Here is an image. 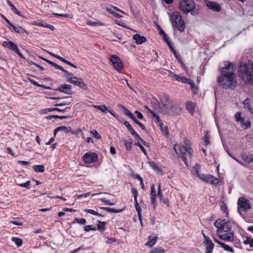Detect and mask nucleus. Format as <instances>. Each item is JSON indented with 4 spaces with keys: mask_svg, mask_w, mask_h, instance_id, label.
Returning a JSON list of instances; mask_svg holds the SVG:
<instances>
[{
    "mask_svg": "<svg viewBox=\"0 0 253 253\" xmlns=\"http://www.w3.org/2000/svg\"><path fill=\"white\" fill-rule=\"evenodd\" d=\"M18 163L22 165H27L29 164V162L24 161H18Z\"/></svg>",
    "mask_w": 253,
    "mask_h": 253,
    "instance_id": "774afa93",
    "label": "nucleus"
},
{
    "mask_svg": "<svg viewBox=\"0 0 253 253\" xmlns=\"http://www.w3.org/2000/svg\"><path fill=\"white\" fill-rule=\"evenodd\" d=\"M200 165L196 164L192 168V173L196 176L200 177L201 176V174H200Z\"/></svg>",
    "mask_w": 253,
    "mask_h": 253,
    "instance_id": "412c9836",
    "label": "nucleus"
},
{
    "mask_svg": "<svg viewBox=\"0 0 253 253\" xmlns=\"http://www.w3.org/2000/svg\"><path fill=\"white\" fill-rule=\"evenodd\" d=\"M119 106L120 107H121L123 109L125 115L127 116L129 118H130L133 115V114L128 109H127L122 104H120Z\"/></svg>",
    "mask_w": 253,
    "mask_h": 253,
    "instance_id": "c85d7f7f",
    "label": "nucleus"
},
{
    "mask_svg": "<svg viewBox=\"0 0 253 253\" xmlns=\"http://www.w3.org/2000/svg\"><path fill=\"white\" fill-rule=\"evenodd\" d=\"M220 247L224 249V250L225 251H228L231 253L234 252V250L232 247L223 243L221 244V246Z\"/></svg>",
    "mask_w": 253,
    "mask_h": 253,
    "instance_id": "72a5a7b5",
    "label": "nucleus"
},
{
    "mask_svg": "<svg viewBox=\"0 0 253 253\" xmlns=\"http://www.w3.org/2000/svg\"><path fill=\"white\" fill-rule=\"evenodd\" d=\"M90 133L93 135V137H94L95 138L97 139H100L101 138V136L99 134L97 131L96 130H92L90 131Z\"/></svg>",
    "mask_w": 253,
    "mask_h": 253,
    "instance_id": "ea45409f",
    "label": "nucleus"
},
{
    "mask_svg": "<svg viewBox=\"0 0 253 253\" xmlns=\"http://www.w3.org/2000/svg\"><path fill=\"white\" fill-rule=\"evenodd\" d=\"M131 142H126V141H125V146H126V148L127 150H128V151L130 150V149L131 148Z\"/></svg>",
    "mask_w": 253,
    "mask_h": 253,
    "instance_id": "bf43d9fd",
    "label": "nucleus"
},
{
    "mask_svg": "<svg viewBox=\"0 0 253 253\" xmlns=\"http://www.w3.org/2000/svg\"><path fill=\"white\" fill-rule=\"evenodd\" d=\"M56 90L63 92L66 94L72 95L73 92L72 91V86L69 84H61Z\"/></svg>",
    "mask_w": 253,
    "mask_h": 253,
    "instance_id": "dca6fc26",
    "label": "nucleus"
},
{
    "mask_svg": "<svg viewBox=\"0 0 253 253\" xmlns=\"http://www.w3.org/2000/svg\"><path fill=\"white\" fill-rule=\"evenodd\" d=\"M93 107L95 108H97L98 110H100L101 112L106 113L108 111L107 107L105 105H94Z\"/></svg>",
    "mask_w": 253,
    "mask_h": 253,
    "instance_id": "7c9ffc66",
    "label": "nucleus"
},
{
    "mask_svg": "<svg viewBox=\"0 0 253 253\" xmlns=\"http://www.w3.org/2000/svg\"><path fill=\"white\" fill-rule=\"evenodd\" d=\"M169 15L173 27L177 29L180 32L184 31L185 24L180 13L177 11H174L171 13H169Z\"/></svg>",
    "mask_w": 253,
    "mask_h": 253,
    "instance_id": "39448f33",
    "label": "nucleus"
},
{
    "mask_svg": "<svg viewBox=\"0 0 253 253\" xmlns=\"http://www.w3.org/2000/svg\"><path fill=\"white\" fill-rule=\"evenodd\" d=\"M98 156L95 153H86L84 156V160L86 163H93L97 161Z\"/></svg>",
    "mask_w": 253,
    "mask_h": 253,
    "instance_id": "ddd939ff",
    "label": "nucleus"
},
{
    "mask_svg": "<svg viewBox=\"0 0 253 253\" xmlns=\"http://www.w3.org/2000/svg\"><path fill=\"white\" fill-rule=\"evenodd\" d=\"M100 200L106 204L107 205H113L114 203H110L109 200H107L106 198H101Z\"/></svg>",
    "mask_w": 253,
    "mask_h": 253,
    "instance_id": "4d7b16f0",
    "label": "nucleus"
},
{
    "mask_svg": "<svg viewBox=\"0 0 253 253\" xmlns=\"http://www.w3.org/2000/svg\"><path fill=\"white\" fill-rule=\"evenodd\" d=\"M214 225L218 229L216 233L227 232L232 228L230 222L226 219L217 220L214 222Z\"/></svg>",
    "mask_w": 253,
    "mask_h": 253,
    "instance_id": "423d86ee",
    "label": "nucleus"
},
{
    "mask_svg": "<svg viewBox=\"0 0 253 253\" xmlns=\"http://www.w3.org/2000/svg\"><path fill=\"white\" fill-rule=\"evenodd\" d=\"M84 211L85 212L94 215L102 216V215L101 214H100V213L97 212L96 211H95L93 210H92L85 209V210H84Z\"/></svg>",
    "mask_w": 253,
    "mask_h": 253,
    "instance_id": "e433bc0d",
    "label": "nucleus"
},
{
    "mask_svg": "<svg viewBox=\"0 0 253 253\" xmlns=\"http://www.w3.org/2000/svg\"><path fill=\"white\" fill-rule=\"evenodd\" d=\"M46 23H43L42 21H33L32 22V24L33 25H37L40 27H44V24H45Z\"/></svg>",
    "mask_w": 253,
    "mask_h": 253,
    "instance_id": "c03bdc74",
    "label": "nucleus"
},
{
    "mask_svg": "<svg viewBox=\"0 0 253 253\" xmlns=\"http://www.w3.org/2000/svg\"><path fill=\"white\" fill-rule=\"evenodd\" d=\"M135 113L137 115V117L139 119H142L143 118V116L141 112L136 111H135Z\"/></svg>",
    "mask_w": 253,
    "mask_h": 253,
    "instance_id": "69168bd1",
    "label": "nucleus"
},
{
    "mask_svg": "<svg viewBox=\"0 0 253 253\" xmlns=\"http://www.w3.org/2000/svg\"><path fill=\"white\" fill-rule=\"evenodd\" d=\"M132 135H133L136 139H139L140 140V139H142L139 134H138L135 131H134V133H132L131 134Z\"/></svg>",
    "mask_w": 253,
    "mask_h": 253,
    "instance_id": "338daca9",
    "label": "nucleus"
},
{
    "mask_svg": "<svg viewBox=\"0 0 253 253\" xmlns=\"http://www.w3.org/2000/svg\"><path fill=\"white\" fill-rule=\"evenodd\" d=\"M87 24L88 25H91V26H96V25H99V23L89 21L87 22Z\"/></svg>",
    "mask_w": 253,
    "mask_h": 253,
    "instance_id": "0e129e2a",
    "label": "nucleus"
},
{
    "mask_svg": "<svg viewBox=\"0 0 253 253\" xmlns=\"http://www.w3.org/2000/svg\"><path fill=\"white\" fill-rule=\"evenodd\" d=\"M134 205H135V209L138 213V215L139 219L141 220V209L140 206L139 205V204H138L137 201H136V202H134Z\"/></svg>",
    "mask_w": 253,
    "mask_h": 253,
    "instance_id": "473e14b6",
    "label": "nucleus"
},
{
    "mask_svg": "<svg viewBox=\"0 0 253 253\" xmlns=\"http://www.w3.org/2000/svg\"><path fill=\"white\" fill-rule=\"evenodd\" d=\"M238 211L240 213L241 211L245 212L251 208L250 201L242 197L238 199Z\"/></svg>",
    "mask_w": 253,
    "mask_h": 253,
    "instance_id": "6e6552de",
    "label": "nucleus"
},
{
    "mask_svg": "<svg viewBox=\"0 0 253 253\" xmlns=\"http://www.w3.org/2000/svg\"><path fill=\"white\" fill-rule=\"evenodd\" d=\"M184 143L185 145L180 144L174 145L173 149L176 153L181 158L185 165L188 166L187 159L191 158L193 151L190 147L189 140L185 138Z\"/></svg>",
    "mask_w": 253,
    "mask_h": 253,
    "instance_id": "f03ea898",
    "label": "nucleus"
},
{
    "mask_svg": "<svg viewBox=\"0 0 253 253\" xmlns=\"http://www.w3.org/2000/svg\"><path fill=\"white\" fill-rule=\"evenodd\" d=\"M158 196L159 197L160 200L161 202L163 203L165 205L168 204V199L167 198H164L162 192H157Z\"/></svg>",
    "mask_w": 253,
    "mask_h": 253,
    "instance_id": "c756f323",
    "label": "nucleus"
},
{
    "mask_svg": "<svg viewBox=\"0 0 253 253\" xmlns=\"http://www.w3.org/2000/svg\"><path fill=\"white\" fill-rule=\"evenodd\" d=\"M206 5L209 9L215 12H219L221 11V7L220 5L214 1H207Z\"/></svg>",
    "mask_w": 253,
    "mask_h": 253,
    "instance_id": "f3484780",
    "label": "nucleus"
},
{
    "mask_svg": "<svg viewBox=\"0 0 253 253\" xmlns=\"http://www.w3.org/2000/svg\"><path fill=\"white\" fill-rule=\"evenodd\" d=\"M133 39L135 41L137 44H140L145 42L146 41V39L143 37L141 36L140 35L136 34L133 36Z\"/></svg>",
    "mask_w": 253,
    "mask_h": 253,
    "instance_id": "aec40b11",
    "label": "nucleus"
},
{
    "mask_svg": "<svg viewBox=\"0 0 253 253\" xmlns=\"http://www.w3.org/2000/svg\"><path fill=\"white\" fill-rule=\"evenodd\" d=\"M202 234L204 238V243L206 245V253H212V250L214 248L213 243L208 237L206 236L204 234L203 232L202 233Z\"/></svg>",
    "mask_w": 253,
    "mask_h": 253,
    "instance_id": "2eb2a0df",
    "label": "nucleus"
},
{
    "mask_svg": "<svg viewBox=\"0 0 253 253\" xmlns=\"http://www.w3.org/2000/svg\"><path fill=\"white\" fill-rule=\"evenodd\" d=\"M29 80L31 84H34L35 85H36L37 86H39V87L43 86V85H42V84H38L37 82H36L35 81H34L32 79H29Z\"/></svg>",
    "mask_w": 253,
    "mask_h": 253,
    "instance_id": "6e6d98bb",
    "label": "nucleus"
},
{
    "mask_svg": "<svg viewBox=\"0 0 253 253\" xmlns=\"http://www.w3.org/2000/svg\"><path fill=\"white\" fill-rule=\"evenodd\" d=\"M200 178L203 181L210 183L213 185H216L219 183L218 179L215 178L211 174H202Z\"/></svg>",
    "mask_w": 253,
    "mask_h": 253,
    "instance_id": "f8f14e48",
    "label": "nucleus"
},
{
    "mask_svg": "<svg viewBox=\"0 0 253 253\" xmlns=\"http://www.w3.org/2000/svg\"><path fill=\"white\" fill-rule=\"evenodd\" d=\"M11 10L15 13L16 14L21 16V14L20 13V12L16 8V7L15 6L13 8L11 9Z\"/></svg>",
    "mask_w": 253,
    "mask_h": 253,
    "instance_id": "e2e57ef3",
    "label": "nucleus"
},
{
    "mask_svg": "<svg viewBox=\"0 0 253 253\" xmlns=\"http://www.w3.org/2000/svg\"><path fill=\"white\" fill-rule=\"evenodd\" d=\"M10 223L12 224L18 226H21L22 225V223L21 222H19L16 220L11 221H10Z\"/></svg>",
    "mask_w": 253,
    "mask_h": 253,
    "instance_id": "680f3d73",
    "label": "nucleus"
},
{
    "mask_svg": "<svg viewBox=\"0 0 253 253\" xmlns=\"http://www.w3.org/2000/svg\"><path fill=\"white\" fill-rule=\"evenodd\" d=\"M2 45L3 47L16 52L21 58H24V56L19 50L18 46L13 42L11 41L3 42L2 43Z\"/></svg>",
    "mask_w": 253,
    "mask_h": 253,
    "instance_id": "1a4fd4ad",
    "label": "nucleus"
},
{
    "mask_svg": "<svg viewBox=\"0 0 253 253\" xmlns=\"http://www.w3.org/2000/svg\"><path fill=\"white\" fill-rule=\"evenodd\" d=\"M135 145L139 147L142 151L144 153V154H146V152L145 148L139 142H136Z\"/></svg>",
    "mask_w": 253,
    "mask_h": 253,
    "instance_id": "3c124183",
    "label": "nucleus"
},
{
    "mask_svg": "<svg viewBox=\"0 0 253 253\" xmlns=\"http://www.w3.org/2000/svg\"><path fill=\"white\" fill-rule=\"evenodd\" d=\"M156 196H150V203L153 205L154 209H155L156 207Z\"/></svg>",
    "mask_w": 253,
    "mask_h": 253,
    "instance_id": "a18cd8bd",
    "label": "nucleus"
},
{
    "mask_svg": "<svg viewBox=\"0 0 253 253\" xmlns=\"http://www.w3.org/2000/svg\"><path fill=\"white\" fill-rule=\"evenodd\" d=\"M242 158L244 161L248 163L253 161V158L252 157L248 156L247 155H243Z\"/></svg>",
    "mask_w": 253,
    "mask_h": 253,
    "instance_id": "58836bf2",
    "label": "nucleus"
},
{
    "mask_svg": "<svg viewBox=\"0 0 253 253\" xmlns=\"http://www.w3.org/2000/svg\"><path fill=\"white\" fill-rule=\"evenodd\" d=\"M131 191H132V194L134 197V202H136V201H137V197L138 196L137 191L136 189H135L134 188H132Z\"/></svg>",
    "mask_w": 253,
    "mask_h": 253,
    "instance_id": "8fccbe9b",
    "label": "nucleus"
},
{
    "mask_svg": "<svg viewBox=\"0 0 253 253\" xmlns=\"http://www.w3.org/2000/svg\"><path fill=\"white\" fill-rule=\"evenodd\" d=\"M30 185V181H27L25 183L19 184L20 187L27 188Z\"/></svg>",
    "mask_w": 253,
    "mask_h": 253,
    "instance_id": "13d9d810",
    "label": "nucleus"
},
{
    "mask_svg": "<svg viewBox=\"0 0 253 253\" xmlns=\"http://www.w3.org/2000/svg\"><path fill=\"white\" fill-rule=\"evenodd\" d=\"M11 240L17 245V247H21L22 245V240L16 237H12Z\"/></svg>",
    "mask_w": 253,
    "mask_h": 253,
    "instance_id": "cd10ccee",
    "label": "nucleus"
},
{
    "mask_svg": "<svg viewBox=\"0 0 253 253\" xmlns=\"http://www.w3.org/2000/svg\"><path fill=\"white\" fill-rule=\"evenodd\" d=\"M244 108L247 109L251 113L253 112L252 107L250 105L251 100L249 98L246 99L243 102Z\"/></svg>",
    "mask_w": 253,
    "mask_h": 253,
    "instance_id": "4be33fe9",
    "label": "nucleus"
},
{
    "mask_svg": "<svg viewBox=\"0 0 253 253\" xmlns=\"http://www.w3.org/2000/svg\"><path fill=\"white\" fill-rule=\"evenodd\" d=\"M110 60L115 68L118 71H121L123 68V63L118 56L112 55L110 57Z\"/></svg>",
    "mask_w": 253,
    "mask_h": 253,
    "instance_id": "9b49d317",
    "label": "nucleus"
},
{
    "mask_svg": "<svg viewBox=\"0 0 253 253\" xmlns=\"http://www.w3.org/2000/svg\"><path fill=\"white\" fill-rule=\"evenodd\" d=\"M238 76L245 83L253 84V62L241 64L238 71Z\"/></svg>",
    "mask_w": 253,
    "mask_h": 253,
    "instance_id": "7ed1b4c3",
    "label": "nucleus"
},
{
    "mask_svg": "<svg viewBox=\"0 0 253 253\" xmlns=\"http://www.w3.org/2000/svg\"><path fill=\"white\" fill-rule=\"evenodd\" d=\"M234 119H235V121L237 123H239V121H241L244 118L243 117H242L241 112H237L235 114Z\"/></svg>",
    "mask_w": 253,
    "mask_h": 253,
    "instance_id": "f704fd0d",
    "label": "nucleus"
},
{
    "mask_svg": "<svg viewBox=\"0 0 253 253\" xmlns=\"http://www.w3.org/2000/svg\"><path fill=\"white\" fill-rule=\"evenodd\" d=\"M99 209L105 210L107 212L112 213H119L122 211V210H116L115 209H112L108 207H100Z\"/></svg>",
    "mask_w": 253,
    "mask_h": 253,
    "instance_id": "b1692460",
    "label": "nucleus"
},
{
    "mask_svg": "<svg viewBox=\"0 0 253 253\" xmlns=\"http://www.w3.org/2000/svg\"><path fill=\"white\" fill-rule=\"evenodd\" d=\"M135 124L138 125L141 128V129H143V130H146L145 126L138 120L137 121H136Z\"/></svg>",
    "mask_w": 253,
    "mask_h": 253,
    "instance_id": "052dcab7",
    "label": "nucleus"
},
{
    "mask_svg": "<svg viewBox=\"0 0 253 253\" xmlns=\"http://www.w3.org/2000/svg\"><path fill=\"white\" fill-rule=\"evenodd\" d=\"M216 234L221 240L228 242H233L234 240V234L233 232L216 233Z\"/></svg>",
    "mask_w": 253,
    "mask_h": 253,
    "instance_id": "4468645a",
    "label": "nucleus"
},
{
    "mask_svg": "<svg viewBox=\"0 0 253 253\" xmlns=\"http://www.w3.org/2000/svg\"><path fill=\"white\" fill-rule=\"evenodd\" d=\"M124 125L127 127V128L128 129V130L130 131V132L131 134L132 133H134L135 130L132 127V126H131V125L128 122H127V121L125 122Z\"/></svg>",
    "mask_w": 253,
    "mask_h": 253,
    "instance_id": "4c0bfd02",
    "label": "nucleus"
},
{
    "mask_svg": "<svg viewBox=\"0 0 253 253\" xmlns=\"http://www.w3.org/2000/svg\"><path fill=\"white\" fill-rule=\"evenodd\" d=\"M60 131L68 132V128L66 126H59L57 127L54 130V135H55L57 132Z\"/></svg>",
    "mask_w": 253,
    "mask_h": 253,
    "instance_id": "c9c22d12",
    "label": "nucleus"
},
{
    "mask_svg": "<svg viewBox=\"0 0 253 253\" xmlns=\"http://www.w3.org/2000/svg\"><path fill=\"white\" fill-rule=\"evenodd\" d=\"M194 104L191 102H187L186 105V109L191 114H192L194 112Z\"/></svg>",
    "mask_w": 253,
    "mask_h": 253,
    "instance_id": "a878e982",
    "label": "nucleus"
},
{
    "mask_svg": "<svg viewBox=\"0 0 253 253\" xmlns=\"http://www.w3.org/2000/svg\"><path fill=\"white\" fill-rule=\"evenodd\" d=\"M48 111L52 112V111H59V112H64L65 110H61L60 109H59L58 108H47V110Z\"/></svg>",
    "mask_w": 253,
    "mask_h": 253,
    "instance_id": "5fc2aeb1",
    "label": "nucleus"
},
{
    "mask_svg": "<svg viewBox=\"0 0 253 253\" xmlns=\"http://www.w3.org/2000/svg\"><path fill=\"white\" fill-rule=\"evenodd\" d=\"M148 241L145 243V245L149 248H152L157 242L158 238L156 235L149 236L148 237Z\"/></svg>",
    "mask_w": 253,
    "mask_h": 253,
    "instance_id": "a211bd4d",
    "label": "nucleus"
},
{
    "mask_svg": "<svg viewBox=\"0 0 253 253\" xmlns=\"http://www.w3.org/2000/svg\"><path fill=\"white\" fill-rule=\"evenodd\" d=\"M161 102V105H160L158 107L160 112L164 114H170L173 113L172 103L169 100L167 96H164Z\"/></svg>",
    "mask_w": 253,
    "mask_h": 253,
    "instance_id": "0eeeda50",
    "label": "nucleus"
},
{
    "mask_svg": "<svg viewBox=\"0 0 253 253\" xmlns=\"http://www.w3.org/2000/svg\"><path fill=\"white\" fill-rule=\"evenodd\" d=\"M153 116L154 118H155L156 119V121L158 123H160V126H162L163 125V124L162 122V121H161V119L160 118V117L158 116H157V115H156L155 114H154V115Z\"/></svg>",
    "mask_w": 253,
    "mask_h": 253,
    "instance_id": "603ef678",
    "label": "nucleus"
},
{
    "mask_svg": "<svg viewBox=\"0 0 253 253\" xmlns=\"http://www.w3.org/2000/svg\"><path fill=\"white\" fill-rule=\"evenodd\" d=\"M240 126L244 128V129H247L251 127V123L249 122H247L246 123L244 122V119H243L241 121H239Z\"/></svg>",
    "mask_w": 253,
    "mask_h": 253,
    "instance_id": "bb28decb",
    "label": "nucleus"
},
{
    "mask_svg": "<svg viewBox=\"0 0 253 253\" xmlns=\"http://www.w3.org/2000/svg\"><path fill=\"white\" fill-rule=\"evenodd\" d=\"M74 220L76 221L77 223L83 224V225H85L86 223V220L83 218H75Z\"/></svg>",
    "mask_w": 253,
    "mask_h": 253,
    "instance_id": "de8ad7c7",
    "label": "nucleus"
},
{
    "mask_svg": "<svg viewBox=\"0 0 253 253\" xmlns=\"http://www.w3.org/2000/svg\"><path fill=\"white\" fill-rule=\"evenodd\" d=\"M54 15L58 16H62L66 18H68L70 19H72L73 18V15L72 14H58V13H54Z\"/></svg>",
    "mask_w": 253,
    "mask_h": 253,
    "instance_id": "49530a36",
    "label": "nucleus"
},
{
    "mask_svg": "<svg viewBox=\"0 0 253 253\" xmlns=\"http://www.w3.org/2000/svg\"><path fill=\"white\" fill-rule=\"evenodd\" d=\"M190 84L193 93H196V91L198 89L197 87L195 86L194 83L192 82L191 80H189V83H188Z\"/></svg>",
    "mask_w": 253,
    "mask_h": 253,
    "instance_id": "a19ab883",
    "label": "nucleus"
},
{
    "mask_svg": "<svg viewBox=\"0 0 253 253\" xmlns=\"http://www.w3.org/2000/svg\"><path fill=\"white\" fill-rule=\"evenodd\" d=\"M165 250L162 247H157L151 250L150 253H164Z\"/></svg>",
    "mask_w": 253,
    "mask_h": 253,
    "instance_id": "2f4dec72",
    "label": "nucleus"
},
{
    "mask_svg": "<svg viewBox=\"0 0 253 253\" xmlns=\"http://www.w3.org/2000/svg\"><path fill=\"white\" fill-rule=\"evenodd\" d=\"M33 168L37 172H43L44 171V167L43 165H35Z\"/></svg>",
    "mask_w": 253,
    "mask_h": 253,
    "instance_id": "393cba45",
    "label": "nucleus"
},
{
    "mask_svg": "<svg viewBox=\"0 0 253 253\" xmlns=\"http://www.w3.org/2000/svg\"><path fill=\"white\" fill-rule=\"evenodd\" d=\"M84 230L86 232H88L90 230L96 231V228L95 227H93L92 225H86L84 227Z\"/></svg>",
    "mask_w": 253,
    "mask_h": 253,
    "instance_id": "79ce46f5",
    "label": "nucleus"
},
{
    "mask_svg": "<svg viewBox=\"0 0 253 253\" xmlns=\"http://www.w3.org/2000/svg\"><path fill=\"white\" fill-rule=\"evenodd\" d=\"M196 4L193 0H180L178 3V9L183 13L196 15L198 11L195 9Z\"/></svg>",
    "mask_w": 253,
    "mask_h": 253,
    "instance_id": "20e7f679",
    "label": "nucleus"
},
{
    "mask_svg": "<svg viewBox=\"0 0 253 253\" xmlns=\"http://www.w3.org/2000/svg\"><path fill=\"white\" fill-rule=\"evenodd\" d=\"M68 82L85 90L87 89L86 84L84 83L82 79L80 78L68 77Z\"/></svg>",
    "mask_w": 253,
    "mask_h": 253,
    "instance_id": "9d476101",
    "label": "nucleus"
},
{
    "mask_svg": "<svg viewBox=\"0 0 253 253\" xmlns=\"http://www.w3.org/2000/svg\"><path fill=\"white\" fill-rule=\"evenodd\" d=\"M150 196H156V191L155 187V185L154 184H152L151 185Z\"/></svg>",
    "mask_w": 253,
    "mask_h": 253,
    "instance_id": "09e8293b",
    "label": "nucleus"
},
{
    "mask_svg": "<svg viewBox=\"0 0 253 253\" xmlns=\"http://www.w3.org/2000/svg\"><path fill=\"white\" fill-rule=\"evenodd\" d=\"M8 27L10 29L12 32H15L17 33H26L27 34V31L24 30L23 28L20 27L19 28L15 26L12 23H11Z\"/></svg>",
    "mask_w": 253,
    "mask_h": 253,
    "instance_id": "6ab92c4d",
    "label": "nucleus"
},
{
    "mask_svg": "<svg viewBox=\"0 0 253 253\" xmlns=\"http://www.w3.org/2000/svg\"><path fill=\"white\" fill-rule=\"evenodd\" d=\"M106 226V223L105 221H98L97 228L99 231L104 232Z\"/></svg>",
    "mask_w": 253,
    "mask_h": 253,
    "instance_id": "5701e85b",
    "label": "nucleus"
},
{
    "mask_svg": "<svg viewBox=\"0 0 253 253\" xmlns=\"http://www.w3.org/2000/svg\"><path fill=\"white\" fill-rule=\"evenodd\" d=\"M235 71L234 65L232 63L224 62L221 70V75L217 79L218 83L225 88L235 86Z\"/></svg>",
    "mask_w": 253,
    "mask_h": 253,
    "instance_id": "f257e3e1",
    "label": "nucleus"
},
{
    "mask_svg": "<svg viewBox=\"0 0 253 253\" xmlns=\"http://www.w3.org/2000/svg\"><path fill=\"white\" fill-rule=\"evenodd\" d=\"M170 74V76L172 78L175 79L177 81H180L182 80V77H180L179 76L176 75V74H173L172 72L169 71Z\"/></svg>",
    "mask_w": 253,
    "mask_h": 253,
    "instance_id": "37998d69",
    "label": "nucleus"
},
{
    "mask_svg": "<svg viewBox=\"0 0 253 253\" xmlns=\"http://www.w3.org/2000/svg\"><path fill=\"white\" fill-rule=\"evenodd\" d=\"M204 141H205V143L206 145L209 144V143H210V141H209V136L207 132L204 135Z\"/></svg>",
    "mask_w": 253,
    "mask_h": 253,
    "instance_id": "864d4df0",
    "label": "nucleus"
}]
</instances>
